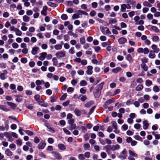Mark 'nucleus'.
Wrapping results in <instances>:
<instances>
[{"instance_id": "f257e3e1", "label": "nucleus", "mask_w": 160, "mask_h": 160, "mask_svg": "<svg viewBox=\"0 0 160 160\" xmlns=\"http://www.w3.org/2000/svg\"><path fill=\"white\" fill-rule=\"evenodd\" d=\"M104 84V82H102L96 87L93 92L94 95L96 98H98L100 96L101 93V91L102 89Z\"/></svg>"}, {"instance_id": "f03ea898", "label": "nucleus", "mask_w": 160, "mask_h": 160, "mask_svg": "<svg viewBox=\"0 0 160 160\" xmlns=\"http://www.w3.org/2000/svg\"><path fill=\"white\" fill-rule=\"evenodd\" d=\"M128 156V152L126 149H124L121 152L118 157L121 159L124 160L126 159Z\"/></svg>"}, {"instance_id": "7ed1b4c3", "label": "nucleus", "mask_w": 160, "mask_h": 160, "mask_svg": "<svg viewBox=\"0 0 160 160\" xmlns=\"http://www.w3.org/2000/svg\"><path fill=\"white\" fill-rule=\"evenodd\" d=\"M55 55L58 58L64 57L66 56V52L63 50L58 52L56 53Z\"/></svg>"}, {"instance_id": "20e7f679", "label": "nucleus", "mask_w": 160, "mask_h": 160, "mask_svg": "<svg viewBox=\"0 0 160 160\" xmlns=\"http://www.w3.org/2000/svg\"><path fill=\"white\" fill-rule=\"evenodd\" d=\"M44 125L47 128V130L52 133H54L55 132V130L54 128H52L51 125L48 123L45 122Z\"/></svg>"}, {"instance_id": "39448f33", "label": "nucleus", "mask_w": 160, "mask_h": 160, "mask_svg": "<svg viewBox=\"0 0 160 160\" xmlns=\"http://www.w3.org/2000/svg\"><path fill=\"white\" fill-rule=\"evenodd\" d=\"M52 156L56 159L60 160L62 159V157L58 152L53 151L52 152Z\"/></svg>"}, {"instance_id": "423d86ee", "label": "nucleus", "mask_w": 160, "mask_h": 160, "mask_svg": "<svg viewBox=\"0 0 160 160\" xmlns=\"http://www.w3.org/2000/svg\"><path fill=\"white\" fill-rule=\"evenodd\" d=\"M111 123L112 124V127L114 129V130L113 131L114 132L116 133H118L119 132V131L118 129L117 123L116 122L114 121H113Z\"/></svg>"}, {"instance_id": "0eeeda50", "label": "nucleus", "mask_w": 160, "mask_h": 160, "mask_svg": "<svg viewBox=\"0 0 160 160\" xmlns=\"http://www.w3.org/2000/svg\"><path fill=\"white\" fill-rule=\"evenodd\" d=\"M8 73V72L7 70L3 71V72L0 73V79L2 80H4L6 78V75Z\"/></svg>"}, {"instance_id": "6e6552de", "label": "nucleus", "mask_w": 160, "mask_h": 160, "mask_svg": "<svg viewBox=\"0 0 160 160\" xmlns=\"http://www.w3.org/2000/svg\"><path fill=\"white\" fill-rule=\"evenodd\" d=\"M4 136L8 138V141L12 142L13 140L11 133L9 132H4Z\"/></svg>"}, {"instance_id": "1a4fd4ad", "label": "nucleus", "mask_w": 160, "mask_h": 160, "mask_svg": "<svg viewBox=\"0 0 160 160\" xmlns=\"http://www.w3.org/2000/svg\"><path fill=\"white\" fill-rule=\"evenodd\" d=\"M74 121H68V123L70 125L71 129H74L76 128V125L74 123Z\"/></svg>"}, {"instance_id": "9d476101", "label": "nucleus", "mask_w": 160, "mask_h": 160, "mask_svg": "<svg viewBox=\"0 0 160 160\" xmlns=\"http://www.w3.org/2000/svg\"><path fill=\"white\" fill-rule=\"evenodd\" d=\"M7 103L12 109H15L17 106L16 104L12 102H7Z\"/></svg>"}, {"instance_id": "9b49d317", "label": "nucleus", "mask_w": 160, "mask_h": 160, "mask_svg": "<svg viewBox=\"0 0 160 160\" xmlns=\"http://www.w3.org/2000/svg\"><path fill=\"white\" fill-rule=\"evenodd\" d=\"M87 70L86 71L88 75H91L92 73L93 67L91 66H88L87 67Z\"/></svg>"}, {"instance_id": "f8f14e48", "label": "nucleus", "mask_w": 160, "mask_h": 160, "mask_svg": "<svg viewBox=\"0 0 160 160\" xmlns=\"http://www.w3.org/2000/svg\"><path fill=\"white\" fill-rule=\"evenodd\" d=\"M120 148V146L118 144H116L114 145H113L111 148V150L112 151H115L119 150Z\"/></svg>"}, {"instance_id": "ddd939ff", "label": "nucleus", "mask_w": 160, "mask_h": 160, "mask_svg": "<svg viewBox=\"0 0 160 160\" xmlns=\"http://www.w3.org/2000/svg\"><path fill=\"white\" fill-rule=\"evenodd\" d=\"M40 56L39 59L42 61L45 58L47 55V53L46 52H43L40 54Z\"/></svg>"}, {"instance_id": "4468645a", "label": "nucleus", "mask_w": 160, "mask_h": 160, "mask_svg": "<svg viewBox=\"0 0 160 160\" xmlns=\"http://www.w3.org/2000/svg\"><path fill=\"white\" fill-rule=\"evenodd\" d=\"M46 144L43 142H41L38 145V147L39 149H43L45 146Z\"/></svg>"}, {"instance_id": "2eb2a0df", "label": "nucleus", "mask_w": 160, "mask_h": 160, "mask_svg": "<svg viewBox=\"0 0 160 160\" xmlns=\"http://www.w3.org/2000/svg\"><path fill=\"white\" fill-rule=\"evenodd\" d=\"M48 7L47 6H44L43 8V9L41 12V13L42 15L44 16H46L47 15V11L48 10Z\"/></svg>"}, {"instance_id": "dca6fc26", "label": "nucleus", "mask_w": 160, "mask_h": 160, "mask_svg": "<svg viewBox=\"0 0 160 160\" xmlns=\"http://www.w3.org/2000/svg\"><path fill=\"white\" fill-rule=\"evenodd\" d=\"M149 124L148 121H143V128L145 129H147L148 127Z\"/></svg>"}, {"instance_id": "f3484780", "label": "nucleus", "mask_w": 160, "mask_h": 160, "mask_svg": "<svg viewBox=\"0 0 160 160\" xmlns=\"http://www.w3.org/2000/svg\"><path fill=\"white\" fill-rule=\"evenodd\" d=\"M127 42V39L124 38H121L118 40V42L120 44H124Z\"/></svg>"}, {"instance_id": "a211bd4d", "label": "nucleus", "mask_w": 160, "mask_h": 160, "mask_svg": "<svg viewBox=\"0 0 160 160\" xmlns=\"http://www.w3.org/2000/svg\"><path fill=\"white\" fill-rule=\"evenodd\" d=\"M38 49L39 48L38 47H35L33 48L31 51L32 54L33 55H35L37 53Z\"/></svg>"}, {"instance_id": "6ab92c4d", "label": "nucleus", "mask_w": 160, "mask_h": 160, "mask_svg": "<svg viewBox=\"0 0 160 160\" xmlns=\"http://www.w3.org/2000/svg\"><path fill=\"white\" fill-rule=\"evenodd\" d=\"M126 4H122L121 6L120 11L122 12H124L126 11Z\"/></svg>"}, {"instance_id": "aec40b11", "label": "nucleus", "mask_w": 160, "mask_h": 160, "mask_svg": "<svg viewBox=\"0 0 160 160\" xmlns=\"http://www.w3.org/2000/svg\"><path fill=\"white\" fill-rule=\"evenodd\" d=\"M5 154L8 156H11L12 155V152L9 149H7L5 151Z\"/></svg>"}, {"instance_id": "412c9836", "label": "nucleus", "mask_w": 160, "mask_h": 160, "mask_svg": "<svg viewBox=\"0 0 160 160\" xmlns=\"http://www.w3.org/2000/svg\"><path fill=\"white\" fill-rule=\"evenodd\" d=\"M114 99L113 98L109 99L107 101L105 102L104 105L105 106H107V105L110 104L114 102Z\"/></svg>"}, {"instance_id": "4be33fe9", "label": "nucleus", "mask_w": 160, "mask_h": 160, "mask_svg": "<svg viewBox=\"0 0 160 160\" xmlns=\"http://www.w3.org/2000/svg\"><path fill=\"white\" fill-rule=\"evenodd\" d=\"M38 102L39 103V104L42 107H46L48 105V104L44 103V102L43 100H42L41 101L39 100Z\"/></svg>"}, {"instance_id": "5701e85b", "label": "nucleus", "mask_w": 160, "mask_h": 160, "mask_svg": "<svg viewBox=\"0 0 160 160\" xmlns=\"http://www.w3.org/2000/svg\"><path fill=\"white\" fill-rule=\"evenodd\" d=\"M15 97H16L15 100L17 102H20L22 101V96L21 95H16Z\"/></svg>"}, {"instance_id": "b1692460", "label": "nucleus", "mask_w": 160, "mask_h": 160, "mask_svg": "<svg viewBox=\"0 0 160 160\" xmlns=\"http://www.w3.org/2000/svg\"><path fill=\"white\" fill-rule=\"evenodd\" d=\"M83 148L85 150H90V145L88 143L85 144L83 145Z\"/></svg>"}, {"instance_id": "393cba45", "label": "nucleus", "mask_w": 160, "mask_h": 160, "mask_svg": "<svg viewBox=\"0 0 160 160\" xmlns=\"http://www.w3.org/2000/svg\"><path fill=\"white\" fill-rule=\"evenodd\" d=\"M156 55L155 54L154 52L153 51H151L150 52L148 57L151 58H153L155 57Z\"/></svg>"}, {"instance_id": "a878e982", "label": "nucleus", "mask_w": 160, "mask_h": 160, "mask_svg": "<svg viewBox=\"0 0 160 160\" xmlns=\"http://www.w3.org/2000/svg\"><path fill=\"white\" fill-rule=\"evenodd\" d=\"M58 147L60 150H64L66 149V147L63 144H59Z\"/></svg>"}, {"instance_id": "bb28decb", "label": "nucleus", "mask_w": 160, "mask_h": 160, "mask_svg": "<svg viewBox=\"0 0 160 160\" xmlns=\"http://www.w3.org/2000/svg\"><path fill=\"white\" fill-rule=\"evenodd\" d=\"M121 68L120 67H118L112 69V71L114 73H117L118 72L121 71Z\"/></svg>"}, {"instance_id": "cd10ccee", "label": "nucleus", "mask_w": 160, "mask_h": 160, "mask_svg": "<svg viewBox=\"0 0 160 160\" xmlns=\"http://www.w3.org/2000/svg\"><path fill=\"white\" fill-rule=\"evenodd\" d=\"M94 102L93 101H91L87 102L85 105V106L87 108H89L91 105L93 104Z\"/></svg>"}, {"instance_id": "c85d7f7f", "label": "nucleus", "mask_w": 160, "mask_h": 160, "mask_svg": "<svg viewBox=\"0 0 160 160\" xmlns=\"http://www.w3.org/2000/svg\"><path fill=\"white\" fill-rule=\"evenodd\" d=\"M16 35L21 36L22 35V32L19 29L16 28L15 31Z\"/></svg>"}, {"instance_id": "c756f323", "label": "nucleus", "mask_w": 160, "mask_h": 160, "mask_svg": "<svg viewBox=\"0 0 160 160\" xmlns=\"http://www.w3.org/2000/svg\"><path fill=\"white\" fill-rule=\"evenodd\" d=\"M128 153L130 156H133L134 157H137L138 155L135 153L134 152L131 150H129L128 151Z\"/></svg>"}, {"instance_id": "7c9ffc66", "label": "nucleus", "mask_w": 160, "mask_h": 160, "mask_svg": "<svg viewBox=\"0 0 160 160\" xmlns=\"http://www.w3.org/2000/svg\"><path fill=\"white\" fill-rule=\"evenodd\" d=\"M143 5L145 7H152V5L148 2L147 1H144L143 3Z\"/></svg>"}, {"instance_id": "2f4dec72", "label": "nucleus", "mask_w": 160, "mask_h": 160, "mask_svg": "<svg viewBox=\"0 0 160 160\" xmlns=\"http://www.w3.org/2000/svg\"><path fill=\"white\" fill-rule=\"evenodd\" d=\"M143 88V85H142L140 84L136 87L135 90L138 91H141L142 89Z\"/></svg>"}, {"instance_id": "473e14b6", "label": "nucleus", "mask_w": 160, "mask_h": 160, "mask_svg": "<svg viewBox=\"0 0 160 160\" xmlns=\"http://www.w3.org/2000/svg\"><path fill=\"white\" fill-rule=\"evenodd\" d=\"M73 47H72L68 50V53L71 55H72L75 53V51Z\"/></svg>"}, {"instance_id": "72a5a7b5", "label": "nucleus", "mask_w": 160, "mask_h": 160, "mask_svg": "<svg viewBox=\"0 0 160 160\" xmlns=\"http://www.w3.org/2000/svg\"><path fill=\"white\" fill-rule=\"evenodd\" d=\"M47 4L53 8H55L58 6L55 3L50 2H47Z\"/></svg>"}, {"instance_id": "f704fd0d", "label": "nucleus", "mask_w": 160, "mask_h": 160, "mask_svg": "<svg viewBox=\"0 0 160 160\" xmlns=\"http://www.w3.org/2000/svg\"><path fill=\"white\" fill-rule=\"evenodd\" d=\"M153 90L154 92H159L160 89L157 86L155 85L153 88Z\"/></svg>"}, {"instance_id": "c9c22d12", "label": "nucleus", "mask_w": 160, "mask_h": 160, "mask_svg": "<svg viewBox=\"0 0 160 160\" xmlns=\"http://www.w3.org/2000/svg\"><path fill=\"white\" fill-rule=\"evenodd\" d=\"M55 49L57 50L61 49L62 48V45L60 44H58L55 45L54 46Z\"/></svg>"}, {"instance_id": "e433bc0d", "label": "nucleus", "mask_w": 160, "mask_h": 160, "mask_svg": "<svg viewBox=\"0 0 160 160\" xmlns=\"http://www.w3.org/2000/svg\"><path fill=\"white\" fill-rule=\"evenodd\" d=\"M75 114L77 116H79L81 114V112L80 110L78 109H75L74 111Z\"/></svg>"}, {"instance_id": "4c0bfd02", "label": "nucleus", "mask_w": 160, "mask_h": 160, "mask_svg": "<svg viewBox=\"0 0 160 160\" xmlns=\"http://www.w3.org/2000/svg\"><path fill=\"white\" fill-rule=\"evenodd\" d=\"M77 12H78V14L79 15H81L82 14H83L84 15H88V13L87 12H86L85 11H83L78 10V11Z\"/></svg>"}, {"instance_id": "58836bf2", "label": "nucleus", "mask_w": 160, "mask_h": 160, "mask_svg": "<svg viewBox=\"0 0 160 160\" xmlns=\"http://www.w3.org/2000/svg\"><path fill=\"white\" fill-rule=\"evenodd\" d=\"M24 132H25V133L29 136H32L34 134L33 132L29 130H24Z\"/></svg>"}, {"instance_id": "ea45409f", "label": "nucleus", "mask_w": 160, "mask_h": 160, "mask_svg": "<svg viewBox=\"0 0 160 160\" xmlns=\"http://www.w3.org/2000/svg\"><path fill=\"white\" fill-rule=\"evenodd\" d=\"M23 20L25 22H28L30 20V18L26 15H24L23 17Z\"/></svg>"}, {"instance_id": "a19ab883", "label": "nucleus", "mask_w": 160, "mask_h": 160, "mask_svg": "<svg viewBox=\"0 0 160 160\" xmlns=\"http://www.w3.org/2000/svg\"><path fill=\"white\" fill-rule=\"evenodd\" d=\"M126 59L130 62H132V58L130 54H128L127 55Z\"/></svg>"}, {"instance_id": "79ce46f5", "label": "nucleus", "mask_w": 160, "mask_h": 160, "mask_svg": "<svg viewBox=\"0 0 160 160\" xmlns=\"http://www.w3.org/2000/svg\"><path fill=\"white\" fill-rule=\"evenodd\" d=\"M78 158L79 160H84L85 159L84 155L83 154H79Z\"/></svg>"}, {"instance_id": "37998d69", "label": "nucleus", "mask_w": 160, "mask_h": 160, "mask_svg": "<svg viewBox=\"0 0 160 160\" xmlns=\"http://www.w3.org/2000/svg\"><path fill=\"white\" fill-rule=\"evenodd\" d=\"M0 109H1L5 112H7L9 111V109L8 108H6L4 106L1 105H0Z\"/></svg>"}, {"instance_id": "c03bdc74", "label": "nucleus", "mask_w": 160, "mask_h": 160, "mask_svg": "<svg viewBox=\"0 0 160 160\" xmlns=\"http://www.w3.org/2000/svg\"><path fill=\"white\" fill-rule=\"evenodd\" d=\"M112 146L109 145H107L104 148L106 150V151L107 152H108L109 151L111 150Z\"/></svg>"}, {"instance_id": "a18cd8bd", "label": "nucleus", "mask_w": 160, "mask_h": 160, "mask_svg": "<svg viewBox=\"0 0 160 160\" xmlns=\"http://www.w3.org/2000/svg\"><path fill=\"white\" fill-rule=\"evenodd\" d=\"M152 82L149 80H147L145 82L146 85L148 86H149L151 85L152 84Z\"/></svg>"}, {"instance_id": "49530a36", "label": "nucleus", "mask_w": 160, "mask_h": 160, "mask_svg": "<svg viewBox=\"0 0 160 160\" xmlns=\"http://www.w3.org/2000/svg\"><path fill=\"white\" fill-rule=\"evenodd\" d=\"M52 61L53 62V65L55 66H57L58 64V61L56 58L54 57L52 59Z\"/></svg>"}, {"instance_id": "de8ad7c7", "label": "nucleus", "mask_w": 160, "mask_h": 160, "mask_svg": "<svg viewBox=\"0 0 160 160\" xmlns=\"http://www.w3.org/2000/svg\"><path fill=\"white\" fill-rule=\"evenodd\" d=\"M80 84L81 86H84L87 85V82L85 80H82L80 82Z\"/></svg>"}, {"instance_id": "09e8293b", "label": "nucleus", "mask_w": 160, "mask_h": 160, "mask_svg": "<svg viewBox=\"0 0 160 160\" xmlns=\"http://www.w3.org/2000/svg\"><path fill=\"white\" fill-rule=\"evenodd\" d=\"M90 153L89 152H85L84 154L85 158H89L90 157Z\"/></svg>"}, {"instance_id": "8fccbe9b", "label": "nucleus", "mask_w": 160, "mask_h": 160, "mask_svg": "<svg viewBox=\"0 0 160 160\" xmlns=\"http://www.w3.org/2000/svg\"><path fill=\"white\" fill-rule=\"evenodd\" d=\"M117 21L115 19H110L109 20V24H112L113 23H116Z\"/></svg>"}, {"instance_id": "3c124183", "label": "nucleus", "mask_w": 160, "mask_h": 160, "mask_svg": "<svg viewBox=\"0 0 160 160\" xmlns=\"http://www.w3.org/2000/svg\"><path fill=\"white\" fill-rule=\"evenodd\" d=\"M151 29L156 32H158L159 31V29L156 27L154 26H152Z\"/></svg>"}, {"instance_id": "603ef678", "label": "nucleus", "mask_w": 160, "mask_h": 160, "mask_svg": "<svg viewBox=\"0 0 160 160\" xmlns=\"http://www.w3.org/2000/svg\"><path fill=\"white\" fill-rule=\"evenodd\" d=\"M80 41L82 45L84 44L85 43V38H80Z\"/></svg>"}, {"instance_id": "864d4df0", "label": "nucleus", "mask_w": 160, "mask_h": 160, "mask_svg": "<svg viewBox=\"0 0 160 160\" xmlns=\"http://www.w3.org/2000/svg\"><path fill=\"white\" fill-rule=\"evenodd\" d=\"M16 144L19 146H21L22 144V140L20 139H19L16 141Z\"/></svg>"}, {"instance_id": "5fc2aeb1", "label": "nucleus", "mask_w": 160, "mask_h": 160, "mask_svg": "<svg viewBox=\"0 0 160 160\" xmlns=\"http://www.w3.org/2000/svg\"><path fill=\"white\" fill-rule=\"evenodd\" d=\"M134 138L137 140L142 141V137L139 135H135L134 136Z\"/></svg>"}, {"instance_id": "6e6d98bb", "label": "nucleus", "mask_w": 160, "mask_h": 160, "mask_svg": "<svg viewBox=\"0 0 160 160\" xmlns=\"http://www.w3.org/2000/svg\"><path fill=\"white\" fill-rule=\"evenodd\" d=\"M101 157L103 159L105 158L107 156V154L105 152H102L100 154Z\"/></svg>"}, {"instance_id": "4d7b16f0", "label": "nucleus", "mask_w": 160, "mask_h": 160, "mask_svg": "<svg viewBox=\"0 0 160 160\" xmlns=\"http://www.w3.org/2000/svg\"><path fill=\"white\" fill-rule=\"evenodd\" d=\"M79 15L77 14H74L72 17V19H75L77 18H78L80 16Z\"/></svg>"}, {"instance_id": "13d9d810", "label": "nucleus", "mask_w": 160, "mask_h": 160, "mask_svg": "<svg viewBox=\"0 0 160 160\" xmlns=\"http://www.w3.org/2000/svg\"><path fill=\"white\" fill-rule=\"evenodd\" d=\"M61 18L63 20H66L68 18V16L66 14H63L61 15Z\"/></svg>"}, {"instance_id": "bf43d9fd", "label": "nucleus", "mask_w": 160, "mask_h": 160, "mask_svg": "<svg viewBox=\"0 0 160 160\" xmlns=\"http://www.w3.org/2000/svg\"><path fill=\"white\" fill-rule=\"evenodd\" d=\"M10 22L12 24L14 25L17 23V21L16 19H12L11 20Z\"/></svg>"}, {"instance_id": "052dcab7", "label": "nucleus", "mask_w": 160, "mask_h": 160, "mask_svg": "<svg viewBox=\"0 0 160 160\" xmlns=\"http://www.w3.org/2000/svg\"><path fill=\"white\" fill-rule=\"evenodd\" d=\"M80 63L82 65L85 66L87 64V61L86 60L83 59L81 60Z\"/></svg>"}, {"instance_id": "680f3d73", "label": "nucleus", "mask_w": 160, "mask_h": 160, "mask_svg": "<svg viewBox=\"0 0 160 160\" xmlns=\"http://www.w3.org/2000/svg\"><path fill=\"white\" fill-rule=\"evenodd\" d=\"M67 94L66 93H65L62 97L60 98V100H64L67 96Z\"/></svg>"}, {"instance_id": "e2e57ef3", "label": "nucleus", "mask_w": 160, "mask_h": 160, "mask_svg": "<svg viewBox=\"0 0 160 160\" xmlns=\"http://www.w3.org/2000/svg\"><path fill=\"white\" fill-rule=\"evenodd\" d=\"M40 142V139L37 137H35L34 138V142L36 143H38Z\"/></svg>"}, {"instance_id": "0e129e2a", "label": "nucleus", "mask_w": 160, "mask_h": 160, "mask_svg": "<svg viewBox=\"0 0 160 160\" xmlns=\"http://www.w3.org/2000/svg\"><path fill=\"white\" fill-rule=\"evenodd\" d=\"M12 47L13 48L16 49L18 47V45L16 42H14L12 44Z\"/></svg>"}, {"instance_id": "69168bd1", "label": "nucleus", "mask_w": 160, "mask_h": 160, "mask_svg": "<svg viewBox=\"0 0 160 160\" xmlns=\"http://www.w3.org/2000/svg\"><path fill=\"white\" fill-rule=\"evenodd\" d=\"M142 68L145 71H147L148 70V67L145 64H143L141 65Z\"/></svg>"}, {"instance_id": "338daca9", "label": "nucleus", "mask_w": 160, "mask_h": 160, "mask_svg": "<svg viewBox=\"0 0 160 160\" xmlns=\"http://www.w3.org/2000/svg\"><path fill=\"white\" fill-rule=\"evenodd\" d=\"M70 43L72 45H75L77 44V41L74 39L71 40L70 41Z\"/></svg>"}, {"instance_id": "774afa93", "label": "nucleus", "mask_w": 160, "mask_h": 160, "mask_svg": "<svg viewBox=\"0 0 160 160\" xmlns=\"http://www.w3.org/2000/svg\"><path fill=\"white\" fill-rule=\"evenodd\" d=\"M96 14V12L94 10H92L90 13V15L91 17H94Z\"/></svg>"}]
</instances>
